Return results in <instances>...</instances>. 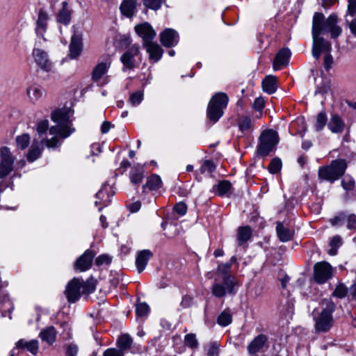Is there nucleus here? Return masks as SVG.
I'll list each match as a JSON object with an SVG mask.
<instances>
[{
	"mask_svg": "<svg viewBox=\"0 0 356 356\" xmlns=\"http://www.w3.org/2000/svg\"><path fill=\"white\" fill-rule=\"evenodd\" d=\"M337 16L334 14L330 15L327 19L320 13H316L312 22V56L316 59L320 58L322 53L327 54L332 50V45L325 40L321 34L330 32L332 38H337L341 33V29L337 25Z\"/></svg>",
	"mask_w": 356,
	"mask_h": 356,
	"instance_id": "1",
	"label": "nucleus"
},
{
	"mask_svg": "<svg viewBox=\"0 0 356 356\" xmlns=\"http://www.w3.org/2000/svg\"><path fill=\"white\" fill-rule=\"evenodd\" d=\"M319 304L321 311L314 316V329L317 333H325L329 332L334 325L332 314L336 309V305L330 298L322 299Z\"/></svg>",
	"mask_w": 356,
	"mask_h": 356,
	"instance_id": "2",
	"label": "nucleus"
},
{
	"mask_svg": "<svg viewBox=\"0 0 356 356\" xmlns=\"http://www.w3.org/2000/svg\"><path fill=\"white\" fill-rule=\"evenodd\" d=\"M97 285V280L90 277L86 282L79 278H74L66 286L65 290V297L69 302H76L81 294H90L95 291Z\"/></svg>",
	"mask_w": 356,
	"mask_h": 356,
	"instance_id": "3",
	"label": "nucleus"
},
{
	"mask_svg": "<svg viewBox=\"0 0 356 356\" xmlns=\"http://www.w3.org/2000/svg\"><path fill=\"white\" fill-rule=\"evenodd\" d=\"M72 113L70 108L56 109L51 114V120L56 123L49 129L51 135H58L63 138L68 137L74 131L71 128L70 115Z\"/></svg>",
	"mask_w": 356,
	"mask_h": 356,
	"instance_id": "4",
	"label": "nucleus"
},
{
	"mask_svg": "<svg viewBox=\"0 0 356 356\" xmlns=\"http://www.w3.org/2000/svg\"><path fill=\"white\" fill-rule=\"evenodd\" d=\"M222 282L223 285L220 283H215L212 286V293L216 298L223 297L226 293H235L234 286L237 281L234 276L229 273L226 268H218V280Z\"/></svg>",
	"mask_w": 356,
	"mask_h": 356,
	"instance_id": "5",
	"label": "nucleus"
},
{
	"mask_svg": "<svg viewBox=\"0 0 356 356\" xmlns=\"http://www.w3.org/2000/svg\"><path fill=\"white\" fill-rule=\"evenodd\" d=\"M346 168L347 163L345 159L333 160L330 165L319 168L318 177L321 179L334 182L344 175Z\"/></svg>",
	"mask_w": 356,
	"mask_h": 356,
	"instance_id": "6",
	"label": "nucleus"
},
{
	"mask_svg": "<svg viewBox=\"0 0 356 356\" xmlns=\"http://www.w3.org/2000/svg\"><path fill=\"white\" fill-rule=\"evenodd\" d=\"M227 102L228 97L223 92L217 93L211 98L207 108V117L211 122L216 123L221 118Z\"/></svg>",
	"mask_w": 356,
	"mask_h": 356,
	"instance_id": "7",
	"label": "nucleus"
},
{
	"mask_svg": "<svg viewBox=\"0 0 356 356\" xmlns=\"http://www.w3.org/2000/svg\"><path fill=\"white\" fill-rule=\"evenodd\" d=\"M257 153L261 156H266L272 152L279 142L277 133L273 129L264 131L259 138Z\"/></svg>",
	"mask_w": 356,
	"mask_h": 356,
	"instance_id": "8",
	"label": "nucleus"
},
{
	"mask_svg": "<svg viewBox=\"0 0 356 356\" xmlns=\"http://www.w3.org/2000/svg\"><path fill=\"white\" fill-rule=\"evenodd\" d=\"M0 179H3L13 170L15 157L6 146L0 148Z\"/></svg>",
	"mask_w": 356,
	"mask_h": 356,
	"instance_id": "9",
	"label": "nucleus"
},
{
	"mask_svg": "<svg viewBox=\"0 0 356 356\" xmlns=\"http://www.w3.org/2000/svg\"><path fill=\"white\" fill-rule=\"evenodd\" d=\"M269 348L268 337L260 334L255 337L248 344V351L252 356H258L259 353L266 351Z\"/></svg>",
	"mask_w": 356,
	"mask_h": 356,
	"instance_id": "10",
	"label": "nucleus"
},
{
	"mask_svg": "<svg viewBox=\"0 0 356 356\" xmlns=\"http://www.w3.org/2000/svg\"><path fill=\"white\" fill-rule=\"evenodd\" d=\"M32 55L37 65L42 70L48 72L52 67V63L49 59L47 53L41 49L35 48L33 50Z\"/></svg>",
	"mask_w": 356,
	"mask_h": 356,
	"instance_id": "11",
	"label": "nucleus"
},
{
	"mask_svg": "<svg viewBox=\"0 0 356 356\" xmlns=\"http://www.w3.org/2000/svg\"><path fill=\"white\" fill-rule=\"evenodd\" d=\"M82 33L74 30L71 38L70 44V54L71 58H76L81 54L83 50Z\"/></svg>",
	"mask_w": 356,
	"mask_h": 356,
	"instance_id": "12",
	"label": "nucleus"
},
{
	"mask_svg": "<svg viewBox=\"0 0 356 356\" xmlns=\"http://www.w3.org/2000/svg\"><path fill=\"white\" fill-rule=\"evenodd\" d=\"M135 31L137 34L143 38V44L151 42L156 35L154 30L147 22L136 25L135 26Z\"/></svg>",
	"mask_w": 356,
	"mask_h": 356,
	"instance_id": "13",
	"label": "nucleus"
},
{
	"mask_svg": "<svg viewBox=\"0 0 356 356\" xmlns=\"http://www.w3.org/2000/svg\"><path fill=\"white\" fill-rule=\"evenodd\" d=\"M139 54V48L136 45L129 47L121 56V61L125 68L131 70L135 67L134 57Z\"/></svg>",
	"mask_w": 356,
	"mask_h": 356,
	"instance_id": "14",
	"label": "nucleus"
},
{
	"mask_svg": "<svg viewBox=\"0 0 356 356\" xmlns=\"http://www.w3.org/2000/svg\"><path fill=\"white\" fill-rule=\"evenodd\" d=\"M178 38V33L172 29H165L160 35V41L166 47H171L177 44Z\"/></svg>",
	"mask_w": 356,
	"mask_h": 356,
	"instance_id": "15",
	"label": "nucleus"
},
{
	"mask_svg": "<svg viewBox=\"0 0 356 356\" xmlns=\"http://www.w3.org/2000/svg\"><path fill=\"white\" fill-rule=\"evenodd\" d=\"M291 56V51L287 48L280 49L276 54L273 61V69L277 70L282 66L288 65Z\"/></svg>",
	"mask_w": 356,
	"mask_h": 356,
	"instance_id": "16",
	"label": "nucleus"
},
{
	"mask_svg": "<svg viewBox=\"0 0 356 356\" xmlns=\"http://www.w3.org/2000/svg\"><path fill=\"white\" fill-rule=\"evenodd\" d=\"M43 140L40 141L37 138H34L31 148L26 154V159L29 162H33L38 159L43 150Z\"/></svg>",
	"mask_w": 356,
	"mask_h": 356,
	"instance_id": "17",
	"label": "nucleus"
},
{
	"mask_svg": "<svg viewBox=\"0 0 356 356\" xmlns=\"http://www.w3.org/2000/svg\"><path fill=\"white\" fill-rule=\"evenodd\" d=\"M143 46L146 48L150 60L156 62L161 58L163 49L157 43L151 41L143 44Z\"/></svg>",
	"mask_w": 356,
	"mask_h": 356,
	"instance_id": "18",
	"label": "nucleus"
},
{
	"mask_svg": "<svg viewBox=\"0 0 356 356\" xmlns=\"http://www.w3.org/2000/svg\"><path fill=\"white\" fill-rule=\"evenodd\" d=\"M38 341L35 339H33L29 341H26L24 339H20L16 343L15 347L16 350L26 349L33 355H36L38 353Z\"/></svg>",
	"mask_w": 356,
	"mask_h": 356,
	"instance_id": "19",
	"label": "nucleus"
},
{
	"mask_svg": "<svg viewBox=\"0 0 356 356\" xmlns=\"http://www.w3.org/2000/svg\"><path fill=\"white\" fill-rule=\"evenodd\" d=\"M332 276V268H314V278L319 284H324Z\"/></svg>",
	"mask_w": 356,
	"mask_h": 356,
	"instance_id": "20",
	"label": "nucleus"
},
{
	"mask_svg": "<svg viewBox=\"0 0 356 356\" xmlns=\"http://www.w3.org/2000/svg\"><path fill=\"white\" fill-rule=\"evenodd\" d=\"M95 256L93 250H87L75 262L74 267H90Z\"/></svg>",
	"mask_w": 356,
	"mask_h": 356,
	"instance_id": "21",
	"label": "nucleus"
},
{
	"mask_svg": "<svg viewBox=\"0 0 356 356\" xmlns=\"http://www.w3.org/2000/svg\"><path fill=\"white\" fill-rule=\"evenodd\" d=\"M276 231L277 236L282 242H287L293 238V231L286 227L281 222L277 223Z\"/></svg>",
	"mask_w": 356,
	"mask_h": 356,
	"instance_id": "22",
	"label": "nucleus"
},
{
	"mask_svg": "<svg viewBox=\"0 0 356 356\" xmlns=\"http://www.w3.org/2000/svg\"><path fill=\"white\" fill-rule=\"evenodd\" d=\"M72 10L68 9V3L63 1L62 8L58 13L57 21L63 25H67L71 21Z\"/></svg>",
	"mask_w": 356,
	"mask_h": 356,
	"instance_id": "23",
	"label": "nucleus"
},
{
	"mask_svg": "<svg viewBox=\"0 0 356 356\" xmlns=\"http://www.w3.org/2000/svg\"><path fill=\"white\" fill-rule=\"evenodd\" d=\"M328 127L332 133H341L344 129L345 124L343 120L335 114L332 115Z\"/></svg>",
	"mask_w": 356,
	"mask_h": 356,
	"instance_id": "24",
	"label": "nucleus"
},
{
	"mask_svg": "<svg viewBox=\"0 0 356 356\" xmlns=\"http://www.w3.org/2000/svg\"><path fill=\"white\" fill-rule=\"evenodd\" d=\"M48 19L47 14L42 10H40L38 14V19L37 20L36 33L40 37H43L44 33L47 29V21Z\"/></svg>",
	"mask_w": 356,
	"mask_h": 356,
	"instance_id": "25",
	"label": "nucleus"
},
{
	"mask_svg": "<svg viewBox=\"0 0 356 356\" xmlns=\"http://www.w3.org/2000/svg\"><path fill=\"white\" fill-rule=\"evenodd\" d=\"M39 336L43 341L51 345L56 341V331L53 326H49L42 330Z\"/></svg>",
	"mask_w": 356,
	"mask_h": 356,
	"instance_id": "26",
	"label": "nucleus"
},
{
	"mask_svg": "<svg viewBox=\"0 0 356 356\" xmlns=\"http://www.w3.org/2000/svg\"><path fill=\"white\" fill-rule=\"evenodd\" d=\"M263 90L268 94H273L277 88V78L273 75L267 76L262 81Z\"/></svg>",
	"mask_w": 356,
	"mask_h": 356,
	"instance_id": "27",
	"label": "nucleus"
},
{
	"mask_svg": "<svg viewBox=\"0 0 356 356\" xmlns=\"http://www.w3.org/2000/svg\"><path fill=\"white\" fill-rule=\"evenodd\" d=\"M252 236V229L249 226L239 227L237 230V240L239 245L247 242Z\"/></svg>",
	"mask_w": 356,
	"mask_h": 356,
	"instance_id": "28",
	"label": "nucleus"
},
{
	"mask_svg": "<svg viewBox=\"0 0 356 356\" xmlns=\"http://www.w3.org/2000/svg\"><path fill=\"white\" fill-rule=\"evenodd\" d=\"M135 8L136 1L134 0H124L120 8L122 15L128 17L133 16Z\"/></svg>",
	"mask_w": 356,
	"mask_h": 356,
	"instance_id": "29",
	"label": "nucleus"
},
{
	"mask_svg": "<svg viewBox=\"0 0 356 356\" xmlns=\"http://www.w3.org/2000/svg\"><path fill=\"white\" fill-rule=\"evenodd\" d=\"M132 344V339L128 334L121 335L117 341L118 350H122L124 355L125 351L128 350Z\"/></svg>",
	"mask_w": 356,
	"mask_h": 356,
	"instance_id": "30",
	"label": "nucleus"
},
{
	"mask_svg": "<svg viewBox=\"0 0 356 356\" xmlns=\"http://www.w3.org/2000/svg\"><path fill=\"white\" fill-rule=\"evenodd\" d=\"M152 256V253L148 250H144L139 252L136 259L137 267H145L147 264V261Z\"/></svg>",
	"mask_w": 356,
	"mask_h": 356,
	"instance_id": "31",
	"label": "nucleus"
},
{
	"mask_svg": "<svg viewBox=\"0 0 356 356\" xmlns=\"http://www.w3.org/2000/svg\"><path fill=\"white\" fill-rule=\"evenodd\" d=\"M143 169L141 166H136L130 173V180L134 184H140L143 179Z\"/></svg>",
	"mask_w": 356,
	"mask_h": 356,
	"instance_id": "32",
	"label": "nucleus"
},
{
	"mask_svg": "<svg viewBox=\"0 0 356 356\" xmlns=\"http://www.w3.org/2000/svg\"><path fill=\"white\" fill-rule=\"evenodd\" d=\"M162 182L160 177L157 175H153L148 178L147 183L143 188L147 187L152 191L157 190L161 187Z\"/></svg>",
	"mask_w": 356,
	"mask_h": 356,
	"instance_id": "33",
	"label": "nucleus"
},
{
	"mask_svg": "<svg viewBox=\"0 0 356 356\" xmlns=\"http://www.w3.org/2000/svg\"><path fill=\"white\" fill-rule=\"evenodd\" d=\"M107 65L106 63L98 64L93 70L92 73V79L98 81L106 72Z\"/></svg>",
	"mask_w": 356,
	"mask_h": 356,
	"instance_id": "34",
	"label": "nucleus"
},
{
	"mask_svg": "<svg viewBox=\"0 0 356 356\" xmlns=\"http://www.w3.org/2000/svg\"><path fill=\"white\" fill-rule=\"evenodd\" d=\"M232 316L229 310H225L218 317V323L221 326H227L232 323Z\"/></svg>",
	"mask_w": 356,
	"mask_h": 356,
	"instance_id": "35",
	"label": "nucleus"
},
{
	"mask_svg": "<svg viewBox=\"0 0 356 356\" xmlns=\"http://www.w3.org/2000/svg\"><path fill=\"white\" fill-rule=\"evenodd\" d=\"M17 147L19 149H25L30 144V136L27 134L18 136L15 139Z\"/></svg>",
	"mask_w": 356,
	"mask_h": 356,
	"instance_id": "36",
	"label": "nucleus"
},
{
	"mask_svg": "<svg viewBox=\"0 0 356 356\" xmlns=\"http://www.w3.org/2000/svg\"><path fill=\"white\" fill-rule=\"evenodd\" d=\"M327 115L325 111H321L316 116L315 129L316 131H321L327 124Z\"/></svg>",
	"mask_w": 356,
	"mask_h": 356,
	"instance_id": "37",
	"label": "nucleus"
},
{
	"mask_svg": "<svg viewBox=\"0 0 356 356\" xmlns=\"http://www.w3.org/2000/svg\"><path fill=\"white\" fill-rule=\"evenodd\" d=\"M348 293V289L346 286L343 283H340L336 286L332 296L338 298H343L347 296Z\"/></svg>",
	"mask_w": 356,
	"mask_h": 356,
	"instance_id": "38",
	"label": "nucleus"
},
{
	"mask_svg": "<svg viewBox=\"0 0 356 356\" xmlns=\"http://www.w3.org/2000/svg\"><path fill=\"white\" fill-rule=\"evenodd\" d=\"M331 247L328 250V253L330 255H335L337 252V248L341 245V238L339 236H334L329 243Z\"/></svg>",
	"mask_w": 356,
	"mask_h": 356,
	"instance_id": "39",
	"label": "nucleus"
},
{
	"mask_svg": "<svg viewBox=\"0 0 356 356\" xmlns=\"http://www.w3.org/2000/svg\"><path fill=\"white\" fill-rule=\"evenodd\" d=\"M232 184L226 180L220 181L218 184L214 186L220 195H225L231 188Z\"/></svg>",
	"mask_w": 356,
	"mask_h": 356,
	"instance_id": "40",
	"label": "nucleus"
},
{
	"mask_svg": "<svg viewBox=\"0 0 356 356\" xmlns=\"http://www.w3.org/2000/svg\"><path fill=\"white\" fill-rule=\"evenodd\" d=\"M26 92L32 101H37L42 96V90L35 86L29 87L26 90Z\"/></svg>",
	"mask_w": 356,
	"mask_h": 356,
	"instance_id": "41",
	"label": "nucleus"
},
{
	"mask_svg": "<svg viewBox=\"0 0 356 356\" xmlns=\"http://www.w3.org/2000/svg\"><path fill=\"white\" fill-rule=\"evenodd\" d=\"M282 168V161L281 159L275 157L273 159L268 165V170L272 174H276L280 171Z\"/></svg>",
	"mask_w": 356,
	"mask_h": 356,
	"instance_id": "42",
	"label": "nucleus"
},
{
	"mask_svg": "<svg viewBox=\"0 0 356 356\" xmlns=\"http://www.w3.org/2000/svg\"><path fill=\"white\" fill-rule=\"evenodd\" d=\"M207 356H218L219 345L216 342L210 343L206 347Z\"/></svg>",
	"mask_w": 356,
	"mask_h": 356,
	"instance_id": "43",
	"label": "nucleus"
},
{
	"mask_svg": "<svg viewBox=\"0 0 356 356\" xmlns=\"http://www.w3.org/2000/svg\"><path fill=\"white\" fill-rule=\"evenodd\" d=\"M149 306L145 302H140L136 306V313L138 316H145L149 312Z\"/></svg>",
	"mask_w": 356,
	"mask_h": 356,
	"instance_id": "44",
	"label": "nucleus"
},
{
	"mask_svg": "<svg viewBox=\"0 0 356 356\" xmlns=\"http://www.w3.org/2000/svg\"><path fill=\"white\" fill-rule=\"evenodd\" d=\"M185 344L191 348H196L198 346L197 340L194 334H188L184 337Z\"/></svg>",
	"mask_w": 356,
	"mask_h": 356,
	"instance_id": "45",
	"label": "nucleus"
},
{
	"mask_svg": "<svg viewBox=\"0 0 356 356\" xmlns=\"http://www.w3.org/2000/svg\"><path fill=\"white\" fill-rule=\"evenodd\" d=\"M143 98V93L141 91H136L129 97V102L132 105L139 104Z\"/></svg>",
	"mask_w": 356,
	"mask_h": 356,
	"instance_id": "46",
	"label": "nucleus"
},
{
	"mask_svg": "<svg viewBox=\"0 0 356 356\" xmlns=\"http://www.w3.org/2000/svg\"><path fill=\"white\" fill-rule=\"evenodd\" d=\"M111 261H112V258L108 254H102V255H99L95 259V264L97 266L109 265V264H111Z\"/></svg>",
	"mask_w": 356,
	"mask_h": 356,
	"instance_id": "47",
	"label": "nucleus"
},
{
	"mask_svg": "<svg viewBox=\"0 0 356 356\" xmlns=\"http://www.w3.org/2000/svg\"><path fill=\"white\" fill-rule=\"evenodd\" d=\"M161 0H143V4L145 7L155 10L161 7Z\"/></svg>",
	"mask_w": 356,
	"mask_h": 356,
	"instance_id": "48",
	"label": "nucleus"
},
{
	"mask_svg": "<svg viewBox=\"0 0 356 356\" xmlns=\"http://www.w3.org/2000/svg\"><path fill=\"white\" fill-rule=\"evenodd\" d=\"M49 122L47 120H44L38 122L37 125V131L40 137L48 130Z\"/></svg>",
	"mask_w": 356,
	"mask_h": 356,
	"instance_id": "49",
	"label": "nucleus"
},
{
	"mask_svg": "<svg viewBox=\"0 0 356 356\" xmlns=\"http://www.w3.org/2000/svg\"><path fill=\"white\" fill-rule=\"evenodd\" d=\"M342 187L346 191H350L354 188L355 181L350 177H346L341 181Z\"/></svg>",
	"mask_w": 356,
	"mask_h": 356,
	"instance_id": "50",
	"label": "nucleus"
},
{
	"mask_svg": "<svg viewBox=\"0 0 356 356\" xmlns=\"http://www.w3.org/2000/svg\"><path fill=\"white\" fill-rule=\"evenodd\" d=\"M79 348L74 343H69L65 346L66 356H76L77 355Z\"/></svg>",
	"mask_w": 356,
	"mask_h": 356,
	"instance_id": "51",
	"label": "nucleus"
},
{
	"mask_svg": "<svg viewBox=\"0 0 356 356\" xmlns=\"http://www.w3.org/2000/svg\"><path fill=\"white\" fill-rule=\"evenodd\" d=\"M330 91V86L328 83H323L321 86H318L315 95H321L322 96L325 95Z\"/></svg>",
	"mask_w": 356,
	"mask_h": 356,
	"instance_id": "52",
	"label": "nucleus"
},
{
	"mask_svg": "<svg viewBox=\"0 0 356 356\" xmlns=\"http://www.w3.org/2000/svg\"><path fill=\"white\" fill-rule=\"evenodd\" d=\"M346 220V215L344 213H340L338 216L330 219V223L333 226L341 225Z\"/></svg>",
	"mask_w": 356,
	"mask_h": 356,
	"instance_id": "53",
	"label": "nucleus"
},
{
	"mask_svg": "<svg viewBox=\"0 0 356 356\" xmlns=\"http://www.w3.org/2000/svg\"><path fill=\"white\" fill-rule=\"evenodd\" d=\"M278 280L281 282L282 288L285 289L290 277L283 270H280L277 275Z\"/></svg>",
	"mask_w": 356,
	"mask_h": 356,
	"instance_id": "54",
	"label": "nucleus"
},
{
	"mask_svg": "<svg viewBox=\"0 0 356 356\" xmlns=\"http://www.w3.org/2000/svg\"><path fill=\"white\" fill-rule=\"evenodd\" d=\"M346 220L347 221V227L350 229H356V215L350 214L348 216H346Z\"/></svg>",
	"mask_w": 356,
	"mask_h": 356,
	"instance_id": "55",
	"label": "nucleus"
},
{
	"mask_svg": "<svg viewBox=\"0 0 356 356\" xmlns=\"http://www.w3.org/2000/svg\"><path fill=\"white\" fill-rule=\"evenodd\" d=\"M174 210L178 214L183 216L186 213L187 206L185 203L180 202L175 205Z\"/></svg>",
	"mask_w": 356,
	"mask_h": 356,
	"instance_id": "56",
	"label": "nucleus"
},
{
	"mask_svg": "<svg viewBox=\"0 0 356 356\" xmlns=\"http://www.w3.org/2000/svg\"><path fill=\"white\" fill-rule=\"evenodd\" d=\"M102 356H124L122 350H118V348H110L106 349Z\"/></svg>",
	"mask_w": 356,
	"mask_h": 356,
	"instance_id": "57",
	"label": "nucleus"
},
{
	"mask_svg": "<svg viewBox=\"0 0 356 356\" xmlns=\"http://www.w3.org/2000/svg\"><path fill=\"white\" fill-rule=\"evenodd\" d=\"M251 119L250 118L245 117L241 120L239 124V127L241 131L248 130L251 127Z\"/></svg>",
	"mask_w": 356,
	"mask_h": 356,
	"instance_id": "58",
	"label": "nucleus"
},
{
	"mask_svg": "<svg viewBox=\"0 0 356 356\" xmlns=\"http://www.w3.org/2000/svg\"><path fill=\"white\" fill-rule=\"evenodd\" d=\"M333 63V58L330 54V52H327L325 54L324 56V67L326 71H329L331 68L332 64Z\"/></svg>",
	"mask_w": 356,
	"mask_h": 356,
	"instance_id": "59",
	"label": "nucleus"
},
{
	"mask_svg": "<svg viewBox=\"0 0 356 356\" xmlns=\"http://www.w3.org/2000/svg\"><path fill=\"white\" fill-rule=\"evenodd\" d=\"M348 14L354 16L356 13V0H348Z\"/></svg>",
	"mask_w": 356,
	"mask_h": 356,
	"instance_id": "60",
	"label": "nucleus"
},
{
	"mask_svg": "<svg viewBox=\"0 0 356 356\" xmlns=\"http://www.w3.org/2000/svg\"><path fill=\"white\" fill-rule=\"evenodd\" d=\"M265 101L262 97L257 98L253 104V107L256 111H261L264 107Z\"/></svg>",
	"mask_w": 356,
	"mask_h": 356,
	"instance_id": "61",
	"label": "nucleus"
},
{
	"mask_svg": "<svg viewBox=\"0 0 356 356\" xmlns=\"http://www.w3.org/2000/svg\"><path fill=\"white\" fill-rule=\"evenodd\" d=\"M43 143H45V145L47 147H56L57 146L58 140L56 137H53L51 139L42 138Z\"/></svg>",
	"mask_w": 356,
	"mask_h": 356,
	"instance_id": "62",
	"label": "nucleus"
},
{
	"mask_svg": "<svg viewBox=\"0 0 356 356\" xmlns=\"http://www.w3.org/2000/svg\"><path fill=\"white\" fill-rule=\"evenodd\" d=\"M202 168H204V170H207L209 172H212L215 170L216 165L211 161L206 160L204 163Z\"/></svg>",
	"mask_w": 356,
	"mask_h": 356,
	"instance_id": "63",
	"label": "nucleus"
},
{
	"mask_svg": "<svg viewBox=\"0 0 356 356\" xmlns=\"http://www.w3.org/2000/svg\"><path fill=\"white\" fill-rule=\"evenodd\" d=\"M111 127H112V124L110 122H108V121L104 122L101 127V132L102 134L107 133Z\"/></svg>",
	"mask_w": 356,
	"mask_h": 356,
	"instance_id": "64",
	"label": "nucleus"
}]
</instances>
